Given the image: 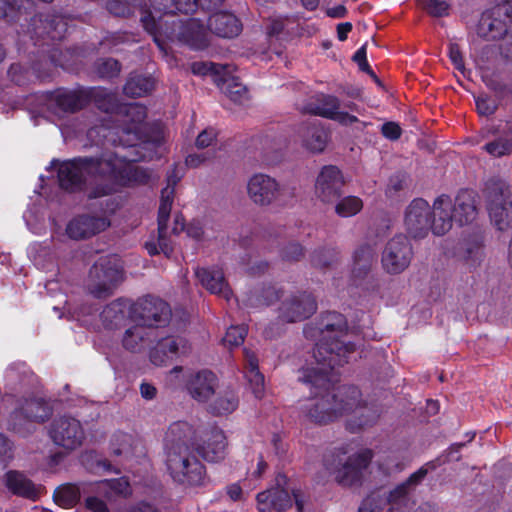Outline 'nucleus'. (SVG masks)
Segmentation results:
<instances>
[{
    "label": "nucleus",
    "mask_w": 512,
    "mask_h": 512,
    "mask_svg": "<svg viewBox=\"0 0 512 512\" xmlns=\"http://www.w3.org/2000/svg\"><path fill=\"white\" fill-rule=\"evenodd\" d=\"M347 330L345 316L336 311L323 313L314 325L304 328L306 338L316 341L313 357L322 368L305 370L303 376L299 378L300 381L315 388L329 385L328 370L346 364L348 356L355 351L353 343L342 340Z\"/></svg>",
    "instance_id": "f257e3e1"
},
{
    "label": "nucleus",
    "mask_w": 512,
    "mask_h": 512,
    "mask_svg": "<svg viewBox=\"0 0 512 512\" xmlns=\"http://www.w3.org/2000/svg\"><path fill=\"white\" fill-rule=\"evenodd\" d=\"M360 396V390L356 386H340L321 396H315L306 407V415L312 422L326 425L353 410Z\"/></svg>",
    "instance_id": "f03ea898"
},
{
    "label": "nucleus",
    "mask_w": 512,
    "mask_h": 512,
    "mask_svg": "<svg viewBox=\"0 0 512 512\" xmlns=\"http://www.w3.org/2000/svg\"><path fill=\"white\" fill-rule=\"evenodd\" d=\"M51 165L57 167L59 186L71 193L81 191L88 177L104 180V174L113 171L112 164L104 162V158L78 157L63 162L53 160Z\"/></svg>",
    "instance_id": "7ed1b4c3"
},
{
    "label": "nucleus",
    "mask_w": 512,
    "mask_h": 512,
    "mask_svg": "<svg viewBox=\"0 0 512 512\" xmlns=\"http://www.w3.org/2000/svg\"><path fill=\"white\" fill-rule=\"evenodd\" d=\"M195 453L196 449L190 446H167L166 466L175 482L190 486L204 484L206 470Z\"/></svg>",
    "instance_id": "20e7f679"
},
{
    "label": "nucleus",
    "mask_w": 512,
    "mask_h": 512,
    "mask_svg": "<svg viewBox=\"0 0 512 512\" xmlns=\"http://www.w3.org/2000/svg\"><path fill=\"white\" fill-rule=\"evenodd\" d=\"M249 199L259 207H286L295 199V188L281 185L275 178L257 173L247 183Z\"/></svg>",
    "instance_id": "39448f33"
},
{
    "label": "nucleus",
    "mask_w": 512,
    "mask_h": 512,
    "mask_svg": "<svg viewBox=\"0 0 512 512\" xmlns=\"http://www.w3.org/2000/svg\"><path fill=\"white\" fill-rule=\"evenodd\" d=\"M483 196L491 222L499 231L512 225V192L510 185L501 178H490L483 189Z\"/></svg>",
    "instance_id": "423d86ee"
},
{
    "label": "nucleus",
    "mask_w": 512,
    "mask_h": 512,
    "mask_svg": "<svg viewBox=\"0 0 512 512\" xmlns=\"http://www.w3.org/2000/svg\"><path fill=\"white\" fill-rule=\"evenodd\" d=\"M122 281L120 259L115 255L102 256L89 270L87 289L93 297L105 299L113 295Z\"/></svg>",
    "instance_id": "0eeeda50"
},
{
    "label": "nucleus",
    "mask_w": 512,
    "mask_h": 512,
    "mask_svg": "<svg viewBox=\"0 0 512 512\" xmlns=\"http://www.w3.org/2000/svg\"><path fill=\"white\" fill-rule=\"evenodd\" d=\"M257 508L259 512H284L291 508L293 500L298 512H304V500L300 490L289 486L286 475L279 473L275 478V485L257 494Z\"/></svg>",
    "instance_id": "6e6552de"
},
{
    "label": "nucleus",
    "mask_w": 512,
    "mask_h": 512,
    "mask_svg": "<svg viewBox=\"0 0 512 512\" xmlns=\"http://www.w3.org/2000/svg\"><path fill=\"white\" fill-rule=\"evenodd\" d=\"M104 162H110L113 171L104 174V183L95 185L89 191V199H96L114 193L115 184H146L150 179L148 172L141 167L122 165L116 158L112 157L104 158Z\"/></svg>",
    "instance_id": "1a4fd4ad"
},
{
    "label": "nucleus",
    "mask_w": 512,
    "mask_h": 512,
    "mask_svg": "<svg viewBox=\"0 0 512 512\" xmlns=\"http://www.w3.org/2000/svg\"><path fill=\"white\" fill-rule=\"evenodd\" d=\"M193 71L211 73L214 83L236 104L243 105L249 100L246 86L230 75L229 66L216 63H194Z\"/></svg>",
    "instance_id": "9d476101"
},
{
    "label": "nucleus",
    "mask_w": 512,
    "mask_h": 512,
    "mask_svg": "<svg viewBox=\"0 0 512 512\" xmlns=\"http://www.w3.org/2000/svg\"><path fill=\"white\" fill-rule=\"evenodd\" d=\"M372 459L371 450L355 454L343 459L338 457L334 459L328 469L335 474L336 482L344 487H350L359 484L362 478V472L367 468Z\"/></svg>",
    "instance_id": "9b49d317"
},
{
    "label": "nucleus",
    "mask_w": 512,
    "mask_h": 512,
    "mask_svg": "<svg viewBox=\"0 0 512 512\" xmlns=\"http://www.w3.org/2000/svg\"><path fill=\"white\" fill-rule=\"evenodd\" d=\"M413 258L412 245L407 236L395 235L385 245L382 251L381 262L383 269L389 274H400Z\"/></svg>",
    "instance_id": "f8f14e48"
},
{
    "label": "nucleus",
    "mask_w": 512,
    "mask_h": 512,
    "mask_svg": "<svg viewBox=\"0 0 512 512\" xmlns=\"http://www.w3.org/2000/svg\"><path fill=\"white\" fill-rule=\"evenodd\" d=\"M135 320L142 327H163L171 319L169 304L160 298L147 296L135 303L133 307Z\"/></svg>",
    "instance_id": "ddd939ff"
},
{
    "label": "nucleus",
    "mask_w": 512,
    "mask_h": 512,
    "mask_svg": "<svg viewBox=\"0 0 512 512\" xmlns=\"http://www.w3.org/2000/svg\"><path fill=\"white\" fill-rule=\"evenodd\" d=\"M512 24L507 5H497L481 14L476 26V33L487 41H494L503 37Z\"/></svg>",
    "instance_id": "4468645a"
},
{
    "label": "nucleus",
    "mask_w": 512,
    "mask_h": 512,
    "mask_svg": "<svg viewBox=\"0 0 512 512\" xmlns=\"http://www.w3.org/2000/svg\"><path fill=\"white\" fill-rule=\"evenodd\" d=\"M49 436L55 445L66 450L76 449L85 438L80 422L69 416L55 418L50 424Z\"/></svg>",
    "instance_id": "2eb2a0df"
},
{
    "label": "nucleus",
    "mask_w": 512,
    "mask_h": 512,
    "mask_svg": "<svg viewBox=\"0 0 512 512\" xmlns=\"http://www.w3.org/2000/svg\"><path fill=\"white\" fill-rule=\"evenodd\" d=\"M432 207L423 198H415L407 206L404 215V225L407 233L421 239L427 236L431 228Z\"/></svg>",
    "instance_id": "dca6fc26"
},
{
    "label": "nucleus",
    "mask_w": 512,
    "mask_h": 512,
    "mask_svg": "<svg viewBox=\"0 0 512 512\" xmlns=\"http://www.w3.org/2000/svg\"><path fill=\"white\" fill-rule=\"evenodd\" d=\"M317 310L316 299L307 292H298L287 297L279 307V319L286 323L303 321Z\"/></svg>",
    "instance_id": "f3484780"
},
{
    "label": "nucleus",
    "mask_w": 512,
    "mask_h": 512,
    "mask_svg": "<svg viewBox=\"0 0 512 512\" xmlns=\"http://www.w3.org/2000/svg\"><path fill=\"white\" fill-rule=\"evenodd\" d=\"M344 179L341 171L334 165L324 166L315 184V193L322 202L330 203L342 194Z\"/></svg>",
    "instance_id": "a211bd4d"
},
{
    "label": "nucleus",
    "mask_w": 512,
    "mask_h": 512,
    "mask_svg": "<svg viewBox=\"0 0 512 512\" xmlns=\"http://www.w3.org/2000/svg\"><path fill=\"white\" fill-rule=\"evenodd\" d=\"M29 30L37 38L59 41L67 31V23L59 15L37 13L30 19Z\"/></svg>",
    "instance_id": "6ab92c4d"
},
{
    "label": "nucleus",
    "mask_w": 512,
    "mask_h": 512,
    "mask_svg": "<svg viewBox=\"0 0 512 512\" xmlns=\"http://www.w3.org/2000/svg\"><path fill=\"white\" fill-rule=\"evenodd\" d=\"M110 226L105 216L83 214L73 218L66 227V233L71 239L90 238Z\"/></svg>",
    "instance_id": "aec40b11"
},
{
    "label": "nucleus",
    "mask_w": 512,
    "mask_h": 512,
    "mask_svg": "<svg viewBox=\"0 0 512 512\" xmlns=\"http://www.w3.org/2000/svg\"><path fill=\"white\" fill-rule=\"evenodd\" d=\"M176 184V179H169V184L161 191V201L158 209V247L160 252H163L167 257H169L173 248L170 245L167 239V223L170 217V212L172 208L173 198H174V185Z\"/></svg>",
    "instance_id": "412c9836"
},
{
    "label": "nucleus",
    "mask_w": 512,
    "mask_h": 512,
    "mask_svg": "<svg viewBox=\"0 0 512 512\" xmlns=\"http://www.w3.org/2000/svg\"><path fill=\"white\" fill-rule=\"evenodd\" d=\"M174 1L148 0L149 5L142 3L140 21L147 32L156 35L160 31L162 17L173 15Z\"/></svg>",
    "instance_id": "4be33fe9"
},
{
    "label": "nucleus",
    "mask_w": 512,
    "mask_h": 512,
    "mask_svg": "<svg viewBox=\"0 0 512 512\" xmlns=\"http://www.w3.org/2000/svg\"><path fill=\"white\" fill-rule=\"evenodd\" d=\"M453 220L455 218L452 212L451 198L446 194H442L433 203L430 230L434 235L442 236L450 231Z\"/></svg>",
    "instance_id": "5701e85b"
},
{
    "label": "nucleus",
    "mask_w": 512,
    "mask_h": 512,
    "mask_svg": "<svg viewBox=\"0 0 512 512\" xmlns=\"http://www.w3.org/2000/svg\"><path fill=\"white\" fill-rule=\"evenodd\" d=\"M186 352V341L181 337L162 338L150 351V360L156 366L167 365Z\"/></svg>",
    "instance_id": "b1692460"
},
{
    "label": "nucleus",
    "mask_w": 512,
    "mask_h": 512,
    "mask_svg": "<svg viewBox=\"0 0 512 512\" xmlns=\"http://www.w3.org/2000/svg\"><path fill=\"white\" fill-rule=\"evenodd\" d=\"M477 193L470 189H462L455 197L452 212L455 221L460 225L468 224L476 219L478 214Z\"/></svg>",
    "instance_id": "393cba45"
},
{
    "label": "nucleus",
    "mask_w": 512,
    "mask_h": 512,
    "mask_svg": "<svg viewBox=\"0 0 512 512\" xmlns=\"http://www.w3.org/2000/svg\"><path fill=\"white\" fill-rule=\"evenodd\" d=\"M216 386V375L207 369L192 375L187 383L190 395L199 402L207 401L214 394Z\"/></svg>",
    "instance_id": "a878e982"
},
{
    "label": "nucleus",
    "mask_w": 512,
    "mask_h": 512,
    "mask_svg": "<svg viewBox=\"0 0 512 512\" xmlns=\"http://www.w3.org/2000/svg\"><path fill=\"white\" fill-rule=\"evenodd\" d=\"M207 27L213 34L222 38H234L242 31L240 20L229 12H218L211 15Z\"/></svg>",
    "instance_id": "bb28decb"
},
{
    "label": "nucleus",
    "mask_w": 512,
    "mask_h": 512,
    "mask_svg": "<svg viewBox=\"0 0 512 512\" xmlns=\"http://www.w3.org/2000/svg\"><path fill=\"white\" fill-rule=\"evenodd\" d=\"M52 101L62 112L76 113L89 104L88 89L58 90Z\"/></svg>",
    "instance_id": "cd10ccee"
},
{
    "label": "nucleus",
    "mask_w": 512,
    "mask_h": 512,
    "mask_svg": "<svg viewBox=\"0 0 512 512\" xmlns=\"http://www.w3.org/2000/svg\"><path fill=\"white\" fill-rule=\"evenodd\" d=\"M208 436V434L206 435ZM226 436L223 431L218 428H212L209 432L206 445L198 443L196 452L204 460L208 462H219L225 458L226 455Z\"/></svg>",
    "instance_id": "c85d7f7f"
},
{
    "label": "nucleus",
    "mask_w": 512,
    "mask_h": 512,
    "mask_svg": "<svg viewBox=\"0 0 512 512\" xmlns=\"http://www.w3.org/2000/svg\"><path fill=\"white\" fill-rule=\"evenodd\" d=\"M201 285L210 293L216 294L226 300L232 296V291L219 269L198 268L195 272Z\"/></svg>",
    "instance_id": "c756f323"
},
{
    "label": "nucleus",
    "mask_w": 512,
    "mask_h": 512,
    "mask_svg": "<svg viewBox=\"0 0 512 512\" xmlns=\"http://www.w3.org/2000/svg\"><path fill=\"white\" fill-rule=\"evenodd\" d=\"M176 37L180 42L197 50L204 49L209 45L208 33L204 25L196 19L183 23Z\"/></svg>",
    "instance_id": "7c9ffc66"
},
{
    "label": "nucleus",
    "mask_w": 512,
    "mask_h": 512,
    "mask_svg": "<svg viewBox=\"0 0 512 512\" xmlns=\"http://www.w3.org/2000/svg\"><path fill=\"white\" fill-rule=\"evenodd\" d=\"M4 484L14 495L30 500L38 498L40 487L35 485L25 474L10 470L4 475Z\"/></svg>",
    "instance_id": "2f4dec72"
},
{
    "label": "nucleus",
    "mask_w": 512,
    "mask_h": 512,
    "mask_svg": "<svg viewBox=\"0 0 512 512\" xmlns=\"http://www.w3.org/2000/svg\"><path fill=\"white\" fill-rule=\"evenodd\" d=\"M174 445L196 448L198 445L197 431L185 421L174 422L166 434V447Z\"/></svg>",
    "instance_id": "473e14b6"
},
{
    "label": "nucleus",
    "mask_w": 512,
    "mask_h": 512,
    "mask_svg": "<svg viewBox=\"0 0 512 512\" xmlns=\"http://www.w3.org/2000/svg\"><path fill=\"white\" fill-rule=\"evenodd\" d=\"M425 471L414 472L411 474L403 483L396 486L389 492L387 502L392 508L399 509L406 506L409 502L411 492L419 485L423 480Z\"/></svg>",
    "instance_id": "72a5a7b5"
},
{
    "label": "nucleus",
    "mask_w": 512,
    "mask_h": 512,
    "mask_svg": "<svg viewBox=\"0 0 512 512\" xmlns=\"http://www.w3.org/2000/svg\"><path fill=\"white\" fill-rule=\"evenodd\" d=\"M119 121L125 126L127 133L136 132L138 126L147 117L146 107L138 103L122 104L119 113L116 115Z\"/></svg>",
    "instance_id": "f704fd0d"
},
{
    "label": "nucleus",
    "mask_w": 512,
    "mask_h": 512,
    "mask_svg": "<svg viewBox=\"0 0 512 512\" xmlns=\"http://www.w3.org/2000/svg\"><path fill=\"white\" fill-rule=\"evenodd\" d=\"M18 408L36 424L45 422L52 415V408L42 398L25 399Z\"/></svg>",
    "instance_id": "c9c22d12"
},
{
    "label": "nucleus",
    "mask_w": 512,
    "mask_h": 512,
    "mask_svg": "<svg viewBox=\"0 0 512 512\" xmlns=\"http://www.w3.org/2000/svg\"><path fill=\"white\" fill-rule=\"evenodd\" d=\"M88 94L89 103L93 101L99 110L116 115L119 113L122 104L118 102L115 94L101 88L88 89Z\"/></svg>",
    "instance_id": "e433bc0d"
},
{
    "label": "nucleus",
    "mask_w": 512,
    "mask_h": 512,
    "mask_svg": "<svg viewBox=\"0 0 512 512\" xmlns=\"http://www.w3.org/2000/svg\"><path fill=\"white\" fill-rule=\"evenodd\" d=\"M155 81L150 76L131 74L124 85V93L132 98L142 97L154 89Z\"/></svg>",
    "instance_id": "4c0bfd02"
},
{
    "label": "nucleus",
    "mask_w": 512,
    "mask_h": 512,
    "mask_svg": "<svg viewBox=\"0 0 512 512\" xmlns=\"http://www.w3.org/2000/svg\"><path fill=\"white\" fill-rule=\"evenodd\" d=\"M352 276H363L369 274L374 263V250L371 245L359 246L354 252Z\"/></svg>",
    "instance_id": "58836bf2"
},
{
    "label": "nucleus",
    "mask_w": 512,
    "mask_h": 512,
    "mask_svg": "<svg viewBox=\"0 0 512 512\" xmlns=\"http://www.w3.org/2000/svg\"><path fill=\"white\" fill-rule=\"evenodd\" d=\"M125 318V304L120 300H114L102 310L100 319L102 324L108 329H114Z\"/></svg>",
    "instance_id": "ea45409f"
},
{
    "label": "nucleus",
    "mask_w": 512,
    "mask_h": 512,
    "mask_svg": "<svg viewBox=\"0 0 512 512\" xmlns=\"http://www.w3.org/2000/svg\"><path fill=\"white\" fill-rule=\"evenodd\" d=\"M339 107L340 102L337 97L332 95H322L318 99V104H311L305 107L304 111L306 113L332 119L337 113Z\"/></svg>",
    "instance_id": "a19ab883"
},
{
    "label": "nucleus",
    "mask_w": 512,
    "mask_h": 512,
    "mask_svg": "<svg viewBox=\"0 0 512 512\" xmlns=\"http://www.w3.org/2000/svg\"><path fill=\"white\" fill-rule=\"evenodd\" d=\"M280 298V290L268 284L254 289L248 296V303L251 307L269 306Z\"/></svg>",
    "instance_id": "79ce46f5"
},
{
    "label": "nucleus",
    "mask_w": 512,
    "mask_h": 512,
    "mask_svg": "<svg viewBox=\"0 0 512 512\" xmlns=\"http://www.w3.org/2000/svg\"><path fill=\"white\" fill-rule=\"evenodd\" d=\"M464 258L471 266H478L484 259V237L474 234L465 242Z\"/></svg>",
    "instance_id": "37998d69"
},
{
    "label": "nucleus",
    "mask_w": 512,
    "mask_h": 512,
    "mask_svg": "<svg viewBox=\"0 0 512 512\" xmlns=\"http://www.w3.org/2000/svg\"><path fill=\"white\" fill-rule=\"evenodd\" d=\"M303 142L307 149L312 152H322L327 144V132L319 126L312 125L305 128Z\"/></svg>",
    "instance_id": "c03bdc74"
},
{
    "label": "nucleus",
    "mask_w": 512,
    "mask_h": 512,
    "mask_svg": "<svg viewBox=\"0 0 512 512\" xmlns=\"http://www.w3.org/2000/svg\"><path fill=\"white\" fill-rule=\"evenodd\" d=\"M80 495L81 491L77 485L67 483L55 489L53 498L58 505L71 508L79 502Z\"/></svg>",
    "instance_id": "a18cd8bd"
},
{
    "label": "nucleus",
    "mask_w": 512,
    "mask_h": 512,
    "mask_svg": "<svg viewBox=\"0 0 512 512\" xmlns=\"http://www.w3.org/2000/svg\"><path fill=\"white\" fill-rule=\"evenodd\" d=\"M238 406V398L232 390H226L213 403L209 405V411L215 416L232 413Z\"/></svg>",
    "instance_id": "49530a36"
},
{
    "label": "nucleus",
    "mask_w": 512,
    "mask_h": 512,
    "mask_svg": "<svg viewBox=\"0 0 512 512\" xmlns=\"http://www.w3.org/2000/svg\"><path fill=\"white\" fill-rule=\"evenodd\" d=\"M35 422L27 419L18 407L10 414L8 428L21 436L31 434L35 429Z\"/></svg>",
    "instance_id": "de8ad7c7"
},
{
    "label": "nucleus",
    "mask_w": 512,
    "mask_h": 512,
    "mask_svg": "<svg viewBox=\"0 0 512 512\" xmlns=\"http://www.w3.org/2000/svg\"><path fill=\"white\" fill-rule=\"evenodd\" d=\"M142 0H109L106 9L116 17L128 18L133 15L136 8L141 10Z\"/></svg>",
    "instance_id": "09e8293b"
},
{
    "label": "nucleus",
    "mask_w": 512,
    "mask_h": 512,
    "mask_svg": "<svg viewBox=\"0 0 512 512\" xmlns=\"http://www.w3.org/2000/svg\"><path fill=\"white\" fill-rule=\"evenodd\" d=\"M146 336V330L141 325L137 324L128 328L123 336L122 344L123 347L131 352L140 350L141 343L144 341Z\"/></svg>",
    "instance_id": "8fccbe9b"
},
{
    "label": "nucleus",
    "mask_w": 512,
    "mask_h": 512,
    "mask_svg": "<svg viewBox=\"0 0 512 512\" xmlns=\"http://www.w3.org/2000/svg\"><path fill=\"white\" fill-rule=\"evenodd\" d=\"M362 208L363 202L359 197L347 196L336 204L335 212L340 217H351L359 213Z\"/></svg>",
    "instance_id": "3c124183"
},
{
    "label": "nucleus",
    "mask_w": 512,
    "mask_h": 512,
    "mask_svg": "<svg viewBox=\"0 0 512 512\" xmlns=\"http://www.w3.org/2000/svg\"><path fill=\"white\" fill-rule=\"evenodd\" d=\"M360 397L358 398V403L356 407L350 412H355L357 417L356 425L358 428H364L367 426L373 425L377 419L379 418V413L373 407L368 406H359Z\"/></svg>",
    "instance_id": "603ef678"
},
{
    "label": "nucleus",
    "mask_w": 512,
    "mask_h": 512,
    "mask_svg": "<svg viewBox=\"0 0 512 512\" xmlns=\"http://www.w3.org/2000/svg\"><path fill=\"white\" fill-rule=\"evenodd\" d=\"M484 150L494 157H502L512 153V138L498 137L497 139L488 142L483 147Z\"/></svg>",
    "instance_id": "864d4df0"
},
{
    "label": "nucleus",
    "mask_w": 512,
    "mask_h": 512,
    "mask_svg": "<svg viewBox=\"0 0 512 512\" xmlns=\"http://www.w3.org/2000/svg\"><path fill=\"white\" fill-rule=\"evenodd\" d=\"M337 252L334 249H316L311 256V263L318 268H328L336 261Z\"/></svg>",
    "instance_id": "5fc2aeb1"
},
{
    "label": "nucleus",
    "mask_w": 512,
    "mask_h": 512,
    "mask_svg": "<svg viewBox=\"0 0 512 512\" xmlns=\"http://www.w3.org/2000/svg\"><path fill=\"white\" fill-rule=\"evenodd\" d=\"M422 8L433 17L448 15L449 4L446 0H418Z\"/></svg>",
    "instance_id": "6e6d98bb"
},
{
    "label": "nucleus",
    "mask_w": 512,
    "mask_h": 512,
    "mask_svg": "<svg viewBox=\"0 0 512 512\" xmlns=\"http://www.w3.org/2000/svg\"><path fill=\"white\" fill-rule=\"evenodd\" d=\"M352 282L356 287L368 293L377 292L380 288L379 279L371 272L363 276H352Z\"/></svg>",
    "instance_id": "4d7b16f0"
},
{
    "label": "nucleus",
    "mask_w": 512,
    "mask_h": 512,
    "mask_svg": "<svg viewBox=\"0 0 512 512\" xmlns=\"http://www.w3.org/2000/svg\"><path fill=\"white\" fill-rule=\"evenodd\" d=\"M246 334L247 330L244 326H231L227 330L223 342L226 346L238 347L244 342Z\"/></svg>",
    "instance_id": "13d9d810"
},
{
    "label": "nucleus",
    "mask_w": 512,
    "mask_h": 512,
    "mask_svg": "<svg viewBox=\"0 0 512 512\" xmlns=\"http://www.w3.org/2000/svg\"><path fill=\"white\" fill-rule=\"evenodd\" d=\"M305 250L298 242H289L281 250V257L284 261H299L304 257Z\"/></svg>",
    "instance_id": "bf43d9fd"
},
{
    "label": "nucleus",
    "mask_w": 512,
    "mask_h": 512,
    "mask_svg": "<svg viewBox=\"0 0 512 512\" xmlns=\"http://www.w3.org/2000/svg\"><path fill=\"white\" fill-rule=\"evenodd\" d=\"M366 50L367 44H364L360 49L357 50V52L352 57V60L355 63H357L360 71L367 73L370 77H372L375 80V82L380 84L379 78L376 76V74L373 72V70L370 68V65L367 62Z\"/></svg>",
    "instance_id": "052dcab7"
},
{
    "label": "nucleus",
    "mask_w": 512,
    "mask_h": 512,
    "mask_svg": "<svg viewBox=\"0 0 512 512\" xmlns=\"http://www.w3.org/2000/svg\"><path fill=\"white\" fill-rule=\"evenodd\" d=\"M120 68L121 65L117 60L113 58H107L99 62L98 73L101 77L112 78L118 75Z\"/></svg>",
    "instance_id": "680f3d73"
},
{
    "label": "nucleus",
    "mask_w": 512,
    "mask_h": 512,
    "mask_svg": "<svg viewBox=\"0 0 512 512\" xmlns=\"http://www.w3.org/2000/svg\"><path fill=\"white\" fill-rule=\"evenodd\" d=\"M476 107L481 116H490L496 112L498 104L496 100L486 95H481L476 98Z\"/></svg>",
    "instance_id": "e2e57ef3"
},
{
    "label": "nucleus",
    "mask_w": 512,
    "mask_h": 512,
    "mask_svg": "<svg viewBox=\"0 0 512 512\" xmlns=\"http://www.w3.org/2000/svg\"><path fill=\"white\" fill-rule=\"evenodd\" d=\"M383 499L377 494L367 496L358 508V512H381Z\"/></svg>",
    "instance_id": "0e129e2a"
},
{
    "label": "nucleus",
    "mask_w": 512,
    "mask_h": 512,
    "mask_svg": "<svg viewBox=\"0 0 512 512\" xmlns=\"http://www.w3.org/2000/svg\"><path fill=\"white\" fill-rule=\"evenodd\" d=\"M247 379L256 398H261L264 392V376L259 370L247 372Z\"/></svg>",
    "instance_id": "69168bd1"
},
{
    "label": "nucleus",
    "mask_w": 512,
    "mask_h": 512,
    "mask_svg": "<svg viewBox=\"0 0 512 512\" xmlns=\"http://www.w3.org/2000/svg\"><path fill=\"white\" fill-rule=\"evenodd\" d=\"M217 131L214 128L204 129L196 138L195 145L198 149H205L216 141Z\"/></svg>",
    "instance_id": "338daca9"
},
{
    "label": "nucleus",
    "mask_w": 512,
    "mask_h": 512,
    "mask_svg": "<svg viewBox=\"0 0 512 512\" xmlns=\"http://www.w3.org/2000/svg\"><path fill=\"white\" fill-rule=\"evenodd\" d=\"M200 6L199 0H175L173 15L176 13L191 14Z\"/></svg>",
    "instance_id": "774afa93"
}]
</instances>
